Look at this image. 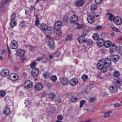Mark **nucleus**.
<instances>
[{"instance_id":"bf43d9fd","label":"nucleus","mask_w":122,"mask_h":122,"mask_svg":"<svg viewBox=\"0 0 122 122\" xmlns=\"http://www.w3.org/2000/svg\"><path fill=\"white\" fill-rule=\"evenodd\" d=\"M121 104L118 103H116L114 104V106L115 107H118L120 106Z\"/></svg>"},{"instance_id":"1a4fd4ad","label":"nucleus","mask_w":122,"mask_h":122,"mask_svg":"<svg viewBox=\"0 0 122 122\" xmlns=\"http://www.w3.org/2000/svg\"><path fill=\"white\" fill-rule=\"evenodd\" d=\"M86 39L84 36H79L78 38V41L80 44H82L85 42Z\"/></svg>"},{"instance_id":"ddd939ff","label":"nucleus","mask_w":122,"mask_h":122,"mask_svg":"<svg viewBox=\"0 0 122 122\" xmlns=\"http://www.w3.org/2000/svg\"><path fill=\"white\" fill-rule=\"evenodd\" d=\"M117 87L114 85L110 86L109 88V90L111 92H115L117 91Z\"/></svg>"},{"instance_id":"680f3d73","label":"nucleus","mask_w":122,"mask_h":122,"mask_svg":"<svg viewBox=\"0 0 122 122\" xmlns=\"http://www.w3.org/2000/svg\"><path fill=\"white\" fill-rule=\"evenodd\" d=\"M120 83L121 82L117 80V81L116 82V83L114 85L116 86V85L119 86L120 85Z\"/></svg>"},{"instance_id":"0eeeda50","label":"nucleus","mask_w":122,"mask_h":122,"mask_svg":"<svg viewBox=\"0 0 122 122\" xmlns=\"http://www.w3.org/2000/svg\"><path fill=\"white\" fill-rule=\"evenodd\" d=\"M9 70L7 69H3L0 72V75L3 76H5L9 74Z\"/></svg>"},{"instance_id":"4be33fe9","label":"nucleus","mask_w":122,"mask_h":122,"mask_svg":"<svg viewBox=\"0 0 122 122\" xmlns=\"http://www.w3.org/2000/svg\"><path fill=\"white\" fill-rule=\"evenodd\" d=\"M10 112V108L7 106H6L4 108L3 113L6 115H8Z\"/></svg>"},{"instance_id":"f704fd0d","label":"nucleus","mask_w":122,"mask_h":122,"mask_svg":"<svg viewBox=\"0 0 122 122\" xmlns=\"http://www.w3.org/2000/svg\"><path fill=\"white\" fill-rule=\"evenodd\" d=\"M20 23V25L22 27L25 26L26 23V22L25 21H21Z\"/></svg>"},{"instance_id":"ea45409f","label":"nucleus","mask_w":122,"mask_h":122,"mask_svg":"<svg viewBox=\"0 0 122 122\" xmlns=\"http://www.w3.org/2000/svg\"><path fill=\"white\" fill-rule=\"evenodd\" d=\"M82 78L83 80L86 81L88 79V76L86 75H84L82 76Z\"/></svg>"},{"instance_id":"5fc2aeb1","label":"nucleus","mask_w":122,"mask_h":122,"mask_svg":"<svg viewBox=\"0 0 122 122\" xmlns=\"http://www.w3.org/2000/svg\"><path fill=\"white\" fill-rule=\"evenodd\" d=\"M57 119L59 120H61L63 119L62 116L61 115H59L57 117Z\"/></svg>"},{"instance_id":"49530a36","label":"nucleus","mask_w":122,"mask_h":122,"mask_svg":"<svg viewBox=\"0 0 122 122\" xmlns=\"http://www.w3.org/2000/svg\"><path fill=\"white\" fill-rule=\"evenodd\" d=\"M36 62H32L30 64V67L32 68L36 66Z\"/></svg>"},{"instance_id":"aec40b11","label":"nucleus","mask_w":122,"mask_h":122,"mask_svg":"<svg viewBox=\"0 0 122 122\" xmlns=\"http://www.w3.org/2000/svg\"><path fill=\"white\" fill-rule=\"evenodd\" d=\"M119 56L116 55H113L112 57V60L115 62H116L119 59Z\"/></svg>"},{"instance_id":"79ce46f5","label":"nucleus","mask_w":122,"mask_h":122,"mask_svg":"<svg viewBox=\"0 0 122 122\" xmlns=\"http://www.w3.org/2000/svg\"><path fill=\"white\" fill-rule=\"evenodd\" d=\"M97 8V6L95 4H93L91 6V9L93 10H95Z\"/></svg>"},{"instance_id":"58836bf2","label":"nucleus","mask_w":122,"mask_h":122,"mask_svg":"<svg viewBox=\"0 0 122 122\" xmlns=\"http://www.w3.org/2000/svg\"><path fill=\"white\" fill-rule=\"evenodd\" d=\"M4 5L1 4V2L0 3V9L1 11H3L5 10V8Z\"/></svg>"},{"instance_id":"a211bd4d","label":"nucleus","mask_w":122,"mask_h":122,"mask_svg":"<svg viewBox=\"0 0 122 122\" xmlns=\"http://www.w3.org/2000/svg\"><path fill=\"white\" fill-rule=\"evenodd\" d=\"M104 40L102 39H100L97 41V45L100 47L102 46L104 44Z\"/></svg>"},{"instance_id":"c9c22d12","label":"nucleus","mask_w":122,"mask_h":122,"mask_svg":"<svg viewBox=\"0 0 122 122\" xmlns=\"http://www.w3.org/2000/svg\"><path fill=\"white\" fill-rule=\"evenodd\" d=\"M77 100V98L76 97H72L71 99V101L72 102H76Z\"/></svg>"},{"instance_id":"7ed1b4c3","label":"nucleus","mask_w":122,"mask_h":122,"mask_svg":"<svg viewBox=\"0 0 122 122\" xmlns=\"http://www.w3.org/2000/svg\"><path fill=\"white\" fill-rule=\"evenodd\" d=\"M33 85L32 82L30 80H28L25 82L24 84V86L25 88L28 89L31 88Z\"/></svg>"},{"instance_id":"052dcab7","label":"nucleus","mask_w":122,"mask_h":122,"mask_svg":"<svg viewBox=\"0 0 122 122\" xmlns=\"http://www.w3.org/2000/svg\"><path fill=\"white\" fill-rule=\"evenodd\" d=\"M106 67H104V66L101 69V70L102 72H105L106 71Z\"/></svg>"},{"instance_id":"9b49d317","label":"nucleus","mask_w":122,"mask_h":122,"mask_svg":"<svg viewBox=\"0 0 122 122\" xmlns=\"http://www.w3.org/2000/svg\"><path fill=\"white\" fill-rule=\"evenodd\" d=\"M40 29L43 31H46L48 28L47 25L45 23H42L40 25Z\"/></svg>"},{"instance_id":"774afa93","label":"nucleus","mask_w":122,"mask_h":122,"mask_svg":"<svg viewBox=\"0 0 122 122\" xmlns=\"http://www.w3.org/2000/svg\"><path fill=\"white\" fill-rule=\"evenodd\" d=\"M30 49L32 51H33L34 50V48L33 46H30Z\"/></svg>"},{"instance_id":"4468645a","label":"nucleus","mask_w":122,"mask_h":122,"mask_svg":"<svg viewBox=\"0 0 122 122\" xmlns=\"http://www.w3.org/2000/svg\"><path fill=\"white\" fill-rule=\"evenodd\" d=\"M18 46L17 43L15 41H13L10 44V47L12 49H15Z\"/></svg>"},{"instance_id":"423d86ee","label":"nucleus","mask_w":122,"mask_h":122,"mask_svg":"<svg viewBox=\"0 0 122 122\" xmlns=\"http://www.w3.org/2000/svg\"><path fill=\"white\" fill-rule=\"evenodd\" d=\"M39 72V70L37 68H34L32 69L31 74L34 77L38 76Z\"/></svg>"},{"instance_id":"6ab92c4d","label":"nucleus","mask_w":122,"mask_h":122,"mask_svg":"<svg viewBox=\"0 0 122 122\" xmlns=\"http://www.w3.org/2000/svg\"><path fill=\"white\" fill-rule=\"evenodd\" d=\"M17 55L19 56H23L24 55L25 51L22 49H19L17 51Z\"/></svg>"},{"instance_id":"603ef678","label":"nucleus","mask_w":122,"mask_h":122,"mask_svg":"<svg viewBox=\"0 0 122 122\" xmlns=\"http://www.w3.org/2000/svg\"><path fill=\"white\" fill-rule=\"evenodd\" d=\"M113 30L114 31L117 32H119V30L116 27H113L112 28Z\"/></svg>"},{"instance_id":"f03ea898","label":"nucleus","mask_w":122,"mask_h":122,"mask_svg":"<svg viewBox=\"0 0 122 122\" xmlns=\"http://www.w3.org/2000/svg\"><path fill=\"white\" fill-rule=\"evenodd\" d=\"M113 20L116 24L117 25H121L122 22V19L119 16L115 17L113 19Z\"/></svg>"},{"instance_id":"dca6fc26","label":"nucleus","mask_w":122,"mask_h":122,"mask_svg":"<svg viewBox=\"0 0 122 122\" xmlns=\"http://www.w3.org/2000/svg\"><path fill=\"white\" fill-rule=\"evenodd\" d=\"M78 82V80L76 78L71 79L70 81V84L71 85L73 86L76 85L77 84Z\"/></svg>"},{"instance_id":"09e8293b","label":"nucleus","mask_w":122,"mask_h":122,"mask_svg":"<svg viewBox=\"0 0 122 122\" xmlns=\"http://www.w3.org/2000/svg\"><path fill=\"white\" fill-rule=\"evenodd\" d=\"M72 37V36L71 35H69L67 36V38L65 39V40L66 41L68 40H71Z\"/></svg>"},{"instance_id":"72a5a7b5","label":"nucleus","mask_w":122,"mask_h":122,"mask_svg":"<svg viewBox=\"0 0 122 122\" xmlns=\"http://www.w3.org/2000/svg\"><path fill=\"white\" fill-rule=\"evenodd\" d=\"M87 44L88 46H92L93 44V42L92 40H87L86 41Z\"/></svg>"},{"instance_id":"a878e982","label":"nucleus","mask_w":122,"mask_h":122,"mask_svg":"<svg viewBox=\"0 0 122 122\" xmlns=\"http://www.w3.org/2000/svg\"><path fill=\"white\" fill-rule=\"evenodd\" d=\"M16 20L14 19H12L11 20L10 23V26L11 28H13L16 25Z\"/></svg>"},{"instance_id":"c03bdc74","label":"nucleus","mask_w":122,"mask_h":122,"mask_svg":"<svg viewBox=\"0 0 122 122\" xmlns=\"http://www.w3.org/2000/svg\"><path fill=\"white\" fill-rule=\"evenodd\" d=\"M95 99V97H91L89 99V102L90 103H92L94 102Z\"/></svg>"},{"instance_id":"bb28decb","label":"nucleus","mask_w":122,"mask_h":122,"mask_svg":"<svg viewBox=\"0 0 122 122\" xmlns=\"http://www.w3.org/2000/svg\"><path fill=\"white\" fill-rule=\"evenodd\" d=\"M112 45V43L110 41H106L104 43V46L106 48H108Z\"/></svg>"},{"instance_id":"c85d7f7f","label":"nucleus","mask_w":122,"mask_h":122,"mask_svg":"<svg viewBox=\"0 0 122 122\" xmlns=\"http://www.w3.org/2000/svg\"><path fill=\"white\" fill-rule=\"evenodd\" d=\"M93 39L95 40H98L99 39V36L97 33H95L93 36Z\"/></svg>"},{"instance_id":"a19ab883","label":"nucleus","mask_w":122,"mask_h":122,"mask_svg":"<svg viewBox=\"0 0 122 122\" xmlns=\"http://www.w3.org/2000/svg\"><path fill=\"white\" fill-rule=\"evenodd\" d=\"M113 75L115 77H118L120 75L119 71H115L114 73H113Z\"/></svg>"},{"instance_id":"393cba45","label":"nucleus","mask_w":122,"mask_h":122,"mask_svg":"<svg viewBox=\"0 0 122 122\" xmlns=\"http://www.w3.org/2000/svg\"><path fill=\"white\" fill-rule=\"evenodd\" d=\"M47 30L48 33L50 35H51L54 33L53 28L51 27H48Z\"/></svg>"},{"instance_id":"20e7f679","label":"nucleus","mask_w":122,"mask_h":122,"mask_svg":"<svg viewBox=\"0 0 122 122\" xmlns=\"http://www.w3.org/2000/svg\"><path fill=\"white\" fill-rule=\"evenodd\" d=\"M70 21L71 23H76L78 20V18L77 16L74 15L71 16L70 18Z\"/></svg>"},{"instance_id":"de8ad7c7","label":"nucleus","mask_w":122,"mask_h":122,"mask_svg":"<svg viewBox=\"0 0 122 122\" xmlns=\"http://www.w3.org/2000/svg\"><path fill=\"white\" fill-rule=\"evenodd\" d=\"M36 18H37L35 21V24L36 25H37L39 24V20L38 18H37V16H36Z\"/></svg>"},{"instance_id":"39448f33","label":"nucleus","mask_w":122,"mask_h":122,"mask_svg":"<svg viewBox=\"0 0 122 122\" xmlns=\"http://www.w3.org/2000/svg\"><path fill=\"white\" fill-rule=\"evenodd\" d=\"M103 62L104 67H108L110 65L111 60L110 59L107 58Z\"/></svg>"},{"instance_id":"4c0bfd02","label":"nucleus","mask_w":122,"mask_h":122,"mask_svg":"<svg viewBox=\"0 0 122 122\" xmlns=\"http://www.w3.org/2000/svg\"><path fill=\"white\" fill-rule=\"evenodd\" d=\"M6 92L4 91H0V95L2 97H4L5 95Z\"/></svg>"},{"instance_id":"e2e57ef3","label":"nucleus","mask_w":122,"mask_h":122,"mask_svg":"<svg viewBox=\"0 0 122 122\" xmlns=\"http://www.w3.org/2000/svg\"><path fill=\"white\" fill-rule=\"evenodd\" d=\"M16 15L15 14H13L11 15V18L12 19H14L15 18Z\"/></svg>"},{"instance_id":"4d7b16f0","label":"nucleus","mask_w":122,"mask_h":122,"mask_svg":"<svg viewBox=\"0 0 122 122\" xmlns=\"http://www.w3.org/2000/svg\"><path fill=\"white\" fill-rule=\"evenodd\" d=\"M29 101L28 100V99H26V100L25 103L26 104V106H25L26 107H28V105H30V104L29 103H28L29 102Z\"/></svg>"},{"instance_id":"864d4df0","label":"nucleus","mask_w":122,"mask_h":122,"mask_svg":"<svg viewBox=\"0 0 122 122\" xmlns=\"http://www.w3.org/2000/svg\"><path fill=\"white\" fill-rule=\"evenodd\" d=\"M56 111L55 108L54 107L51 108L50 109V111L52 112H54Z\"/></svg>"},{"instance_id":"cd10ccee","label":"nucleus","mask_w":122,"mask_h":122,"mask_svg":"<svg viewBox=\"0 0 122 122\" xmlns=\"http://www.w3.org/2000/svg\"><path fill=\"white\" fill-rule=\"evenodd\" d=\"M49 97L51 99L54 98L56 96V94L53 92H51L48 94Z\"/></svg>"},{"instance_id":"6e6552de","label":"nucleus","mask_w":122,"mask_h":122,"mask_svg":"<svg viewBox=\"0 0 122 122\" xmlns=\"http://www.w3.org/2000/svg\"><path fill=\"white\" fill-rule=\"evenodd\" d=\"M9 77L11 80L15 81L17 80L18 79V76L17 74L13 73L10 75Z\"/></svg>"},{"instance_id":"37998d69","label":"nucleus","mask_w":122,"mask_h":122,"mask_svg":"<svg viewBox=\"0 0 122 122\" xmlns=\"http://www.w3.org/2000/svg\"><path fill=\"white\" fill-rule=\"evenodd\" d=\"M86 102V101L85 100H81L80 102V107H81L83 106V105Z\"/></svg>"},{"instance_id":"0e129e2a","label":"nucleus","mask_w":122,"mask_h":122,"mask_svg":"<svg viewBox=\"0 0 122 122\" xmlns=\"http://www.w3.org/2000/svg\"><path fill=\"white\" fill-rule=\"evenodd\" d=\"M102 0H95L96 3L97 4H100Z\"/></svg>"},{"instance_id":"412c9836","label":"nucleus","mask_w":122,"mask_h":122,"mask_svg":"<svg viewBox=\"0 0 122 122\" xmlns=\"http://www.w3.org/2000/svg\"><path fill=\"white\" fill-rule=\"evenodd\" d=\"M48 45L50 48H53L55 44L53 40H50L48 41Z\"/></svg>"},{"instance_id":"f257e3e1","label":"nucleus","mask_w":122,"mask_h":122,"mask_svg":"<svg viewBox=\"0 0 122 122\" xmlns=\"http://www.w3.org/2000/svg\"><path fill=\"white\" fill-rule=\"evenodd\" d=\"M59 79L62 85L63 86L68 85L69 81L66 77H60Z\"/></svg>"},{"instance_id":"473e14b6","label":"nucleus","mask_w":122,"mask_h":122,"mask_svg":"<svg viewBox=\"0 0 122 122\" xmlns=\"http://www.w3.org/2000/svg\"><path fill=\"white\" fill-rule=\"evenodd\" d=\"M56 35L58 36H61L62 34V32L60 29H56Z\"/></svg>"},{"instance_id":"e433bc0d","label":"nucleus","mask_w":122,"mask_h":122,"mask_svg":"<svg viewBox=\"0 0 122 122\" xmlns=\"http://www.w3.org/2000/svg\"><path fill=\"white\" fill-rule=\"evenodd\" d=\"M11 0H3L1 2V4L3 5H4L9 2Z\"/></svg>"},{"instance_id":"b1692460","label":"nucleus","mask_w":122,"mask_h":122,"mask_svg":"<svg viewBox=\"0 0 122 122\" xmlns=\"http://www.w3.org/2000/svg\"><path fill=\"white\" fill-rule=\"evenodd\" d=\"M117 46L116 44H112V45L110 49V51L111 52H112L115 51L117 47Z\"/></svg>"},{"instance_id":"2eb2a0df","label":"nucleus","mask_w":122,"mask_h":122,"mask_svg":"<svg viewBox=\"0 0 122 122\" xmlns=\"http://www.w3.org/2000/svg\"><path fill=\"white\" fill-rule=\"evenodd\" d=\"M43 87V84L40 83L36 84L35 86V89L37 91L41 90Z\"/></svg>"},{"instance_id":"8fccbe9b","label":"nucleus","mask_w":122,"mask_h":122,"mask_svg":"<svg viewBox=\"0 0 122 122\" xmlns=\"http://www.w3.org/2000/svg\"><path fill=\"white\" fill-rule=\"evenodd\" d=\"M68 17L67 15H65L63 18V20L64 21L66 22L68 20Z\"/></svg>"},{"instance_id":"3c124183","label":"nucleus","mask_w":122,"mask_h":122,"mask_svg":"<svg viewBox=\"0 0 122 122\" xmlns=\"http://www.w3.org/2000/svg\"><path fill=\"white\" fill-rule=\"evenodd\" d=\"M7 48L9 52L8 57L9 58L11 59V56L10 55V51L9 49V48L7 45Z\"/></svg>"},{"instance_id":"13d9d810","label":"nucleus","mask_w":122,"mask_h":122,"mask_svg":"<svg viewBox=\"0 0 122 122\" xmlns=\"http://www.w3.org/2000/svg\"><path fill=\"white\" fill-rule=\"evenodd\" d=\"M41 95L43 97H44L46 96L47 95V93L45 92H43L41 93Z\"/></svg>"},{"instance_id":"6e6d98bb","label":"nucleus","mask_w":122,"mask_h":122,"mask_svg":"<svg viewBox=\"0 0 122 122\" xmlns=\"http://www.w3.org/2000/svg\"><path fill=\"white\" fill-rule=\"evenodd\" d=\"M104 113L105 114L104 115V116L105 118L108 117L110 115V114H109L108 113H107V112H105Z\"/></svg>"},{"instance_id":"338daca9","label":"nucleus","mask_w":122,"mask_h":122,"mask_svg":"<svg viewBox=\"0 0 122 122\" xmlns=\"http://www.w3.org/2000/svg\"><path fill=\"white\" fill-rule=\"evenodd\" d=\"M35 7L34 5H31V8L30 10L31 11L33 10L34 9H35Z\"/></svg>"},{"instance_id":"f3484780","label":"nucleus","mask_w":122,"mask_h":122,"mask_svg":"<svg viewBox=\"0 0 122 122\" xmlns=\"http://www.w3.org/2000/svg\"><path fill=\"white\" fill-rule=\"evenodd\" d=\"M87 20L89 23L92 24L94 22L95 18L93 16L89 15L87 17Z\"/></svg>"},{"instance_id":"2f4dec72","label":"nucleus","mask_w":122,"mask_h":122,"mask_svg":"<svg viewBox=\"0 0 122 122\" xmlns=\"http://www.w3.org/2000/svg\"><path fill=\"white\" fill-rule=\"evenodd\" d=\"M51 80L53 82H55L57 80V78L56 76L54 75L51 76Z\"/></svg>"},{"instance_id":"a18cd8bd","label":"nucleus","mask_w":122,"mask_h":122,"mask_svg":"<svg viewBox=\"0 0 122 122\" xmlns=\"http://www.w3.org/2000/svg\"><path fill=\"white\" fill-rule=\"evenodd\" d=\"M20 56L21 57H20V60L21 62H23L24 60H26V58L23 56Z\"/></svg>"},{"instance_id":"9d476101","label":"nucleus","mask_w":122,"mask_h":122,"mask_svg":"<svg viewBox=\"0 0 122 122\" xmlns=\"http://www.w3.org/2000/svg\"><path fill=\"white\" fill-rule=\"evenodd\" d=\"M84 1L83 0H80L76 1L75 4L77 7H81L84 4Z\"/></svg>"},{"instance_id":"69168bd1","label":"nucleus","mask_w":122,"mask_h":122,"mask_svg":"<svg viewBox=\"0 0 122 122\" xmlns=\"http://www.w3.org/2000/svg\"><path fill=\"white\" fill-rule=\"evenodd\" d=\"M102 27V26H98L96 27L95 28V29L96 30H98L100 29Z\"/></svg>"},{"instance_id":"7c9ffc66","label":"nucleus","mask_w":122,"mask_h":122,"mask_svg":"<svg viewBox=\"0 0 122 122\" xmlns=\"http://www.w3.org/2000/svg\"><path fill=\"white\" fill-rule=\"evenodd\" d=\"M107 14L109 15V16L108 17V18L109 20L110 21H111L112 20H113V19L114 18V15L111 13H107Z\"/></svg>"},{"instance_id":"f8f14e48","label":"nucleus","mask_w":122,"mask_h":122,"mask_svg":"<svg viewBox=\"0 0 122 122\" xmlns=\"http://www.w3.org/2000/svg\"><path fill=\"white\" fill-rule=\"evenodd\" d=\"M62 25V23L61 21H57L55 24L54 25L55 28L56 29H59L61 27Z\"/></svg>"},{"instance_id":"5701e85b","label":"nucleus","mask_w":122,"mask_h":122,"mask_svg":"<svg viewBox=\"0 0 122 122\" xmlns=\"http://www.w3.org/2000/svg\"><path fill=\"white\" fill-rule=\"evenodd\" d=\"M103 61L104 60H101L97 64V67L98 68L101 69L104 66L103 62Z\"/></svg>"},{"instance_id":"c756f323","label":"nucleus","mask_w":122,"mask_h":122,"mask_svg":"<svg viewBox=\"0 0 122 122\" xmlns=\"http://www.w3.org/2000/svg\"><path fill=\"white\" fill-rule=\"evenodd\" d=\"M43 77L46 79L48 78L50 76V74L48 72H46L43 74Z\"/></svg>"}]
</instances>
